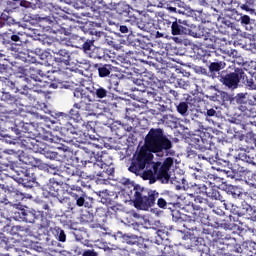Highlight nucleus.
Wrapping results in <instances>:
<instances>
[{"label":"nucleus","instance_id":"nucleus-61","mask_svg":"<svg viewBox=\"0 0 256 256\" xmlns=\"http://www.w3.org/2000/svg\"><path fill=\"white\" fill-rule=\"evenodd\" d=\"M61 255L62 256H79L81 255V248H79V246H74L71 251L62 250Z\"/></svg>","mask_w":256,"mask_h":256},{"label":"nucleus","instance_id":"nucleus-9","mask_svg":"<svg viewBox=\"0 0 256 256\" xmlns=\"http://www.w3.org/2000/svg\"><path fill=\"white\" fill-rule=\"evenodd\" d=\"M139 163L140 162L137 161L136 156V158L132 160L128 171H130V173H134V175H141V171L146 169L142 173V179H144V181H149L151 185H153V183H157V181H161L159 178V162H153V160H150L142 167L139 166Z\"/></svg>","mask_w":256,"mask_h":256},{"label":"nucleus","instance_id":"nucleus-34","mask_svg":"<svg viewBox=\"0 0 256 256\" xmlns=\"http://www.w3.org/2000/svg\"><path fill=\"white\" fill-rule=\"evenodd\" d=\"M194 201L196 204H192L193 208L197 209V207H201L202 209H205L206 211H207L208 207L210 209L215 208V204H213V202L209 201L207 198L197 196Z\"/></svg>","mask_w":256,"mask_h":256},{"label":"nucleus","instance_id":"nucleus-40","mask_svg":"<svg viewBox=\"0 0 256 256\" xmlns=\"http://www.w3.org/2000/svg\"><path fill=\"white\" fill-rule=\"evenodd\" d=\"M237 7L246 13H252L255 11L256 0H245V3L238 2Z\"/></svg>","mask_w":256,"mask_h":256},{"label":"nucleus","instance_id":"nucleus-8","mask_svg":"<svg viewBox=\"0 0 256 256\" xmlns=\"http://www.w3.org/2000/svg\"><path fill=\"white\" fill-rule=\"evenodd\" d=\"M21 105V100L19 97L7 92L2 91L0 95V119L6 123H13L15 117L19 115V109L17 106Z\"/></svg>","mask_w":256,"mask_h":256},{"label":"nucleus","instance_id":"nucleus-12","mask_svg":"<svg viewBox=\"0 0 256 256\" xmlns=\"http://www.w3.org/2000/svg\"><path fill=\"white\" fill-rule=\"evenodd\" d=\"M29 116L30 122L14 120V125L17 131H20L21 133H28V135H31V133L35 131V126L41 123L39 121H45V123H49V121H51L48 117L35 112H30Z\"/></svg>","mask_w":256,"mask_h":256},{"label":"nucleus","instance_id":"nucleus-50","mask_svg":"<svg viewBox=\"0 0 256 256\" xmlns=\"http://www.w3.org/2000/svg\"><path fill=\"white\" fill-rule=\"evenodd\" d=\"M237 21H239L242 27H244L246 31H248L251 25L253 24V22L255 21V19H251L249 15L244 14V15H240Z\"/></svg>","mask_w":256,"mask_h":256},{"label":"nucleus","instance_id":"nucleus-51","mask_svg":"<svg viewBox=\"0 0 256 256\" xmlns=\"http://www.w3.org/2000/svg\"><path fill=\"white\" fill-rule=\"evenodd\" d=\"M39 59L42 60L43 65H51V61H53V56L51 53L47 51H43L41 49L38 50Z\"/></svg>","mask_w":256,"mask_h":256},{"label":"nucleus","instance_id":"nucleus-18","mask_svg":"<svg viewBox=\"0 0 256 256\" xmlns=\"http://www.w3.org/2000/svg\"><path fill=\"white\" fill-rule=\"evenodd\" d=\"M171 167H173L172 157L166 158L162 164L159 162L158 179H160V182L169 183V179H171V175L169 174Z\"/></svg>","mask_w":256,"mask_h":256},{"label":"nucleus","instance_id":"nucleus-64","mask_svg":"<svg viewBox=\"0 0 256 256\" xmlns=\"http://www.w3.org/2000/svg\"><path fill=\"white\" fill-rule=\"evenodd\" d=\"M244 139L246 143H249L250 145H256V134L253 132H248L244 136Z\"/></svg>","mask_w":256,"mask_h":256},{"label":"nucleus","instance_id":"nucleus-23","mask_svg":"<svg viewBox=\"0 0 256 256\" xmlns=\"http://www.w3.org/2000/svg\"><path fill=\"white\" fill-rule=\"evenodd\" d=\"M225 67H227V63H225V61L215 60L214 62H210L208 65V76L212 79H220L221 71H223Z\"/></svg>","mask_w":256,"mask_h":256},{"label":"nucleus","instance_id":"nucleus-27","mask_svg":"<svg viewBox=\"0 0 256 256\" xmlns=\"http://www.w3.org/2000/svg\"><path fill=\"white\" fill-rule=\"evenodd\" d=\"M39 211L22 208L18 211V217L25 223H37Z\"/></svg>","mask_w":256,"mask_h":256},{"label":"nucleus","instance_id":"nucleus-43","mask_svg":"<svg viewBox=\"0 0 256 256\" xmlns=\"http://www.w3.org/2000/svg\"><path fill=\"white\" fill-rule=\"evenodd\" d=\"M191 143L194 149H197V151H205L207 148L203 142V137L201 136H193L191 138Z\"/></svg>","mask_w":256,"mask_h":256},{"label":"nucleus","instance_id":"nucleus-38","mask_svg":"<svg viewBox=\"0 0 256 256\" xmlns=\"http://www.w3.org/2000/svg\"><path fill=\"white\" fill-rule=\"evenodd\" d=\"M239 110L241 111L243 117H247V119H255L256 110L251 105H240Z\"/></svg>","mask_w":256,"mask_h":256},{"label":"nucleus","instance_id":"nucleus-44","mask_svg":"<svg viewBox=\"0 0 256 256\" xmlns=\"http://www.w3.org/2000/svg\"><path fill=\"white\" fill-rule=\"evenodd\" d=\"M242 161L256 167V150L251 149L242 156Z\"/></svg>","mask_w":256,"mask_h":256},{"label":"nucleus","instance_id":"nucleus-15","mask_svg":"<svg viewBox=\"0 0 256 256\" xmlns=\"http://www.w3.org/2000/svg\"><path fill=\"white\" fill-rule=\"evenodd\" d=\"M96 157L97 153L87 147H82L75 152V159L77 163H81L85 169L92 161H95Z\"/></svg>","mask_w":256,"mask_h":256},{"label":"nucleus","instance_id":"nucleus-1","mask_svg":"<svg viewBox=\"0 0 256 256\" xmlns=\"http://www.w3.org/2000/svg\"><path fill=\"white\" fill-rule=\"evenodd\" d=\"M173 148V142L165 135L162 128H151L144 138V146L137 154L139 167H144L145 163L153 161V153L161 156Z\"/></svg>","mask_w":256,"mask_h":256},{"label":"nucleus","instance_id":"nucleus-46","mask_svg":"<svg viewBox=\"0 0 256 256\" xmlns=\"http://www.w3.org/2000/svg\"><path fill=\"white\" fill-rule=\"evenodd\" d=\"M85 39H87V37H81L79 35L73 34L70 37L71 46L75 47L76 49H82L83 43H85Z\"/></svg>","mask_w":256,"mask_h":256},{"label":"nucleus","instance_id":"nucleus-36","mask_svg":"<svg viewBox=\"0 0 256 256\" xmlns=\"http://www.w3.org/2000/svg\"><path fill=\"white\" fill-rule=\"evenodd\" d=\"M95 69L98 70L99 77H109L111 71H113V65L111 64H95Z\"/></svg>","mask_w":256,"mask_h":256},{"label":"nucleus","instance_id":"nucleus-7","mask_svg":"<svg viewBox=\"0 0 256 256\" xmlns=\"http://www.w3.org/2000/svg\"><path fill=\"white\" fill-rule=\"evenodd\" d=\"M86 169L90 173V177H100L102 181H109L115 175L113 160L108 153L103 151L97 152L95 161L90 162Z\"/></svg>","mask_w":256,"mask_h":256},{"label":"nucleus","instance_id":"nucleus-25","mask_svg":"<svg viewBox=\"0 0 256 256\" xmlns=\"http://www.w3.org/2000/svg\"><path fill=\"white\" fill-rule=\"evenodd\" d=\"M131 131H133V127L121 124L119 122H115L111 126L112 135H114L116 139H123V137H125V135Z\"/></svg>","mask_w":256,"mask_h":256},{"label":"nucleus","instance_id":"nucleus-47","mask_svg":"<svg viewBox=\"0 0 256 256\" xmlns=\"http://www.w3.org/2000/svg\"><path fill=\"white\" fill-rule=\"evenodd\" d=\"M35 223H37V225H39L41 229H47L49 225H51V221H49L47 217L43 216V212L41 211H38Z\"/></svg>","mask_w":256,"mask_h":256},{"label":"nucleus","instance_id":"nucleus-26","mask_svg":"<svg viewBox=\"0 0 256 256\" xmlns=\"http://www.w3.org/2000/svg\"><path fill=\"white\" fill-rule=\"evenodd\" d=\"M52 53L56 55L54 60L56 63H64V65H71V52L65 49H51Z\"/></svg>","mask_w":256,"mask_h":256},{"label":"nucleus","instance_id":"nucleus-20","mask_svg":"<svg viewBox=\"0 0 256 256\" xmlns=\"http://www.w3.org/2000/svg\"><path fill=\"white\" fill-rule=\"evenodd\" d=\"M200 193L206 195L210 199H214L215 201H221V203H227V200L219 193V187L217 186H206L200 185L199 186Z\"/></svg>","mask_w":256,"mask_h":256},{"label":"nucleus","instance_id":"nucleus-16","mask_svg":"<svg viewBox=\"0 0 256 256\" xmlns=\"http://www.w3.org/2000/svg\"><path fill=\"white\" fill-rule=\"evenodd\" d=\"M125 241L127 245H137L140 249H144L145 253H151L155 249L153 242L149 239L141 240L137 235L125 236Z\"/></svg>","mask_w":256,"mask_h":256},{"label":"nucleus","instance_id":"nucleus-32","mask_svg":"<svg viewBox=\"0 0 256 256\" xmlns=\"http://www.w3.org/2000/svg\"><path fill=\"white\" fill-rule=\"evenodd\" d=\"M21 144L24 149H29L37 153L39 151V145L37 144V140L31 136H26L21 139Z\"/></svg>","mask_w":256,"mask_h":256},{"label":"nucleus","instance_id":"nucleus-39","mask_svg":"<svg viewBox=\"0 0 256 256\" xmlns=\"http://www.w3.org/2000/svg\"><path fill=\"white\" fill-rule=\"evenodd\" d=\"M189 101H191V96H187L186 101L180 102L176 106L177 112L179 115H182V117H187V115H189Z\"/></svg>","mask_w":256,"mask_h":256},{"label":"nucleus","instance_id":"nucleus-56","mask_svg":"<svg viewBox=\"0 0 256 256\" xmlns=\"http://www.w3.org/2000/svg\"><path fill=\"white\" fill-rule=\"evenodd\" d=\"M7 43H11L12 45H18L21 46L23 43H25L23 39V34H11L10 35V40Z\"/></svg>","mask_w":256,"mask_h":256},{"label":"nucleus","instance_id":"nucleus-22","mask_svg":"<svg viewBox=\"0 0 256 256\" xmlns=\"http://www.w3.org/2000/svg\"><path fill=\"white\" fill-rule=\"evenodd\" d=\"M106 252L108 256H145L146 253L145 250L139 251L136 249H131L130 251H127L126 249L121 248H107Z\"/></svg>","mask_w":256,"mask_h":256},{"label":"nucleus","instance_id":"nucleus-30","mask_svg":"<svg viewBox=\"0 0 256 256\" xmlns=\"http://www.w3.org/2000/svg\"><path fill=\"white\" fill-rule=\"evenodd\" d=\"M217 148L210 147L206 148L205 150H202L198 154V159H203L204 161H208V163H215V160L217 159Z\"/></svg>","mask_w":256,"mask_h":256},{"label":"nucleus","instance_id":"nucleus-60","mask_svg":"<svg viewBox=\"0 0 256 256\" xmlns=\"http://www.w3.org/2000/svg\"><path fill=\"white\" fill-rule=\"evenodd\" d=\"M226 17H229V19H233L234 21H238L239 17L241 16L237 9L235 8H228L225 10Z\"/></svg>","mask_w":256,"mask_h":256},{"label":"nucleus","instance_id":"nucleus-28","mask_svg":"<svg viewBox=\"0 0 256 256\" xmlns=\"http://www.w3.org/2000/svg\"><path fill=\"white\" fill-rule=\"evenodd\" d=\"M8 192L10 193L9 199L14 203V205H17L23 201V199H33V196L31 194L20 192L19 190L12 188L8 189Z\"/></svg>","mask_w":256,"mask_h":256},{"label":"nucleus","instance_id":"nucleus-3","mask_svg":"<svg viewBox=\"0 0 256 256\" xmlns=\"http://www.w3.org/2000/svg\"><path fill=\"white\" fill-rule=\"evenodd\" d=\"M120 183L124 185V191L133 200L136 209L149 211L151 207H155L157 199H159V192L157 190L142 187L129 178H122Z\"/></svg>","mask_w":256,"mask_h":256},{"label":"nucleus","instance_id":"nucleus-21","mask_svg":"<svg viewBox=\"0 0 256 256\" xmlns=\"http://www.w3.org/2000/svg\"><path fill=\"white\" fill-rule=\"evenodd\" d=\"M187 27H189V22L187 20H183V19H178L176 17H174V21L172 22V28L171 30V34L173 36H177V35H189V31H191V29H187Z\"/></svg>","mask_w":256,"mask_h":256},{"label":"nucleus","instance_id":"nucleus-42","mask_svg":"<svg viewBox=\"0 0 256 256\" xmlns=\"http://www.w3.org/2000/svg\"><path fill=\"white\" fill-rule=\"evenodd\" d=\"M29 165H32V167H35V169H39V171H47L49 169V164L42 162L39 159H35L33 157L29 158Z\"/></svg>","mask_w":256,"mask_h":256},{"label":"nucleus","instance_id":"nucleus-31","mask_svg":"<svg viewBox=\"0 0 256 256\" xmlns=\"http://www.w3.org/2000/svg\"><path fill=\"white\" fill-rule=\"evenodd\" d=\"M192 215L196 217L200 225H205L209 221V213L202 207L193 208Z\"/></svg>","mask_w":256,"mask_h":256},{"label":"nucleus","instance_id":"nucleus-59","mask_svg":"<svg viewBox=\"0 0 256 256\" xmlns=\"http://www.w3.org/2000/svg\"><path fill=\"white\" fill-rule=\"evenodd\" d=\"M228 194L232 195L233 199H239V197H243V192H241V189L237 186H229Z\"/></svg>","mask_w":256,"mask_h":256},{"label":"nucleus","instance_id":"nucleus-10","mask_svg":"<svg viewBox=\"0 0 256 256\" xmlns=\"http://www.w3.org/2000/svg\"><path fill=\"white\" fill-rule=\"evenodd\" d=\"M220 83L230 89V91H235L239 89V84L242 82L245 85V70L243 68L234 67V71L222 70L221 76L218 78Z\"/></svg>","mask_w":256,"mask_h":256},{"label":"nucleus","instance_id":"nucleus-5","mask_svg":"<svg viewBox=\"0 0 256 256\" xmlns=\"http://www.w3.org/2000/svg\"><path fill=\"white\" fill-rule=\"evenodd\" d=\"M0 81L3 87H6L9 91L25 95L32 105H39L43 101V97H45L43 90H35L27 86L31 83V79L27 78V76H20L14 81L5 76H0Z\"/></svg>","mask_w":256,"mask_h":256},{"label":"nucleus","instance_id":"nucleus-6","mask_svg":"<svg viewBox=\"0 0 256 256\" xmlns=\"http://www.w3.org/2000/svg\"><path fill=\"white\" fill-rule=\"evenodd\" d=\"M33 170H25L24 177L19 179V183L25 187V189H33L35 187V183L37 185L45 186L46 183V191L52 197H57L61 203H66L69 198H61V194L59 193L62 189L61 182H58L55 178H50L47 182V177H38L35 176Z\"/></svg>","mask_w":256,"mask_h":256},{"label":"nucleus","instance_id":"nucleus-63","mask_svg":"<svg viewBox=\"0 0 256 256\" xmlns=\"http://www.w3.org/2000/svg\"><path fill=\"white\" fill-rule=\"evenodd\" d=\"M54 231L56 232V237L58 241L61 243H65L67 241V235L65 234V231L59 227L54 228Z\"/></svg>","mask_w":256,"mask_h":256},{"label":"nucleus","instance_id":"nucleus-53","mask_svg":"<svg viewBox=\"0 0 256 256\" xmlns=\"http://www.w3.org/2000/svg\"><path fill=\"white\" fill-rule=\"evenodd\" d=\"M244 85L248 87V89H256V74L247 76L244 73Z\"/></svg>","mask_w":256,"mask_h":256},{"label":"nucleus","instance_id":"nucleus-19","mask_svg":"<svg viewBox=\"0 0 256 256\" xmlns=\"http://www.w3.org/2000/svg\"><path fill=\"white\" fill-rule=\"evenodd\" d=\"M136 26L140 31H145L146 33H155V19L151 18L149 15H144L141 18H135Z\"/></svg>","mask_w":256,"mask_h":256},{"label":"nucleus","instance_id":"nucleus-35","mask_svg":"<svg viewBox=\"0 0 256 256\" xmlns=\"http://www.w3.org/2000/svg\"><path fill=\"white\" fill-rule=\"evenodd\" d=\"M98 197L100 199V203L106 205V207H108V205H113L115 199H117V195H111L107 190L99 192Z\"/></svg>","mask_w":256,"mask_h":256},{"label":"nucleus","instance_id":"nucleus-13","mask_svg":"<svg viewBox=\"0 0 256 256\" xmlns=\"http://www.w3.org/2000/svg\"><path fill=\"white\" fill-rule=\"evenodd\" d=\"M189 35L190 37H194L195 39L204 40V44L211 49H213V47H215V44L217 43V37L201 26L191 27L189 30Z\"/></svg>","mask_w":256,"mask_h":256},{"label":"nucleus","instance_id":"nucleus-57","mask_svg":"<svg viewBox=\"0 0 256 256\" xmlns=\"http://www.w3.org/2000/svg\"><path fill=\"white\" fill-rule=\"evenodd\" d=\"M88 57H91V59H103L105 57V50L96 46Z\"/></svg>","mask_w":256,"mask_h":256},{"label":"nucleus","instance_id":"nucleus-14","mask_svg":"<svg viewBox=\"0 0 256 256\" xmlns=\"http://www.w3.org/2000/svg\"><path fill=\"white\" fill-rule=\"evenodd\" d=\"M69 195L76 201L77 207H85L86 209L93 207V197L88 196L81 187L72 188Z\"/></svg>","mask_w":256,"mask_h":256},{"label":"nucleus","instance_id":"nucleus-17","mask_svg":"<svg viewBox=\"0 0 256 256\" xmlns=\"http://www.w3.org/2000/svg\"><path fill=\"white\" fill-rule=\"evenodd\" d=\"M224 208L226 211H230L232 215H237V217H245L251 211V205L247 202H242L241 205H235L231 202H224Z\"/></svg>","mask_w":256,"mask_h":256},{"label":"nucleus","instance_id":"nucleus-54","mask_svg":"<svg viewBox=\"0 0 256 256\" xmlns=\"http://www.w3.org/2000/svg\"><path fill=\"white\" fill-rule=\"evenodd\" d=\"M147 101H150L153 103V101H161V96L159 95V92L153 88H150V90H146L145 92Z\"/></svg>","mask_w":256,"mask_h":256},{"label":"nucleus","instance_id":"nucleus-62","mask_svg":"<svg viewBox=\"0 0 256 256\" xmlns=\"http://www.w3.org/2000/svg\"><path fill=\"white\" fill-rule=\"evenodd\" d=\"M247 93H238L234 98L233 101H236L238 105H247Z\"/></svg>","mask_w":256,"mask_h":256},{"label":"nucleus","instance_id":"nucleus-52","mask_svg":"<svg viewBox=\"0 0 256 256\" xmlns=\"http://www.w3.org/2000/svg\"><path fill=\"white\" fill-rule=\"evenodd\" d=\"M156 205L159 209H167L169 205H172L169 195L158 196Z\"/></svg>","mask_w":256,"mask_h":256},{"label":"nucleus","instance_id":"nucleus-48","mask_svg":"<svg viewBox=\"0 0 256 256\" xmlns=\"http://www.w3.org/2000/svg\"><path fill=\"white\" fill-rule=\"evenodd\" d=\"M45 74L43 73L42 70L30 67L28 71V77L32 79L33 81H38L41 82V77H43Z\"/></svg>","mask_w":256,"mask_h":256},{"label":"nucleus","instance_id":"nucleus-33","mask_svg":"<svg viewBox=\"0 0 256 256\" xmlns=\"http://www.w3.org/2000/svg\"><path fill=\"white\" fill-rule=\"evenodd\" d=\"M90 93L96 97V99H105V97H111V92L100 85L93 86Z\"/></svg>","mask_w":256,"mask_h":256},{"label":"nucleus","instance_id":"nucleus-2","mask_svg":"<svg viewBox=\"0 0 256 256\" xmlns=\"http://www.w3.org/2000/svg\"><path fill=\"white\" fill-rule=\"evenodd\" d=\"M255 249L256 243L254 241L247 240L241 245L237 242V239L229 235H221L212 242L209 251L213 256H233V253L253 256Z\"/></svg>","mask_w":256,"mask_h":256},{"label":"nucleus","instance_id":"nucleus-58","mask_svg":"<svg viewBox=\"0 0 256 256\" xmlns=\"http://www.w3.org/2000/svg\"><path fill=\"white\" fill-rule=\"evenodd\" d=\"M69 119H73L76 123H79V121L82 120L81 118V111L73 106L72 109L69 111Z\"/></svg>","mask_w":256,"mask_h":256},{"label":"nucleus","instance_id":"nucleus-37","mask_svg":"<svg viewBox=\"0 0 256 256\" xmlns=\"http://www.w3.org/2000/svg\"><path fill=\"white\" fill-rule=\"evenodd\" d=\"M95 37L86 38L84 40V43L82 45V48L80 49L85 53L86 55L90 56L92 51L95 49Z\"/></svg>","mask_w":256,"mask_h":256},{"label":"nucleus","instance_id":"nucleus-4","mask_svg":"<svg viewBox=\"0 0 256 256\" xmlns=\"http://www.w3.org/2000/svg\"><path fill=\"white\" fill-rule=\"evenodd\" d=\"M42 109L44 113L53 117L54 120L50 121V123H58V125H60L59 127L66 143H87L89 133L81 129L79 125L71 124L69 122V114L64 112H53L49 110V107H47L45 103H43Z\"/></svg>","mask_w":256,"mask_h":256},{"label":"nucleus","instance_id":"nucleus-45","mask_svg":"<svg viewBox=\"0 0 256 256\" xmlns=\"http://www.w3.org/2000/svg\"><path fill=\"white\" fill-rule=\"evenodd\" d=\"M206 121H209V123L213 125H217V120L219 119V114L217 113V110L214 108L207 109L205 112Z\"/></svg>","mask_w":256,"mask_h":256},{"label":"nucleus","instance_id":"nucleus-29","mask_svg":"<svg viewBox=\"0 0 256 256\" xmlns=\"http://www.w3.org/2000/svg\"><path fill=\"white\" fill-rule=\"evenodd\" d=\"M184 224L183 226L188 230V231H197L199 227H201V223L196 217L193 215V213L184 216Z\"/></svg>","mask_w":256,"mask_h":256},{"label":"nucleus","instance_id":"nucleus-55","mask_svg":"<svg viewBox=\"0 0 256 256\" xmlns=\"http://www.w3.org/2000/svg\"><path fill=\"white\" fill-rule=\"evenodd\" d=\"M37 153H40L41 155H44L46 159H51V160L57 159L59 155L57 152L50 151L49 149H47V147L38 148Z\"/></svg>","mask_w":256,"mask_h":256},{"label":"nucleus","instance_id":"nucleus-49","mask_svg":"<svg viewBox=\"0 0 256 256\" xmlns=\"http://www.w3.org/2000/svg\"><path fill=\"white\" fill-rule=\"evenodd\" d=\"M132 81H133V84L137 86L134 88L136 91H140L141 93H147V90L149 89L146 86L147 81L141 78H133V77H132Z\"/></svg>","mask_w":256,"mask_h":256},{"label":"nucleus","instance_id":"nucleus-24","mask_svg":"<svg viewBox=\"0 0 256 256\" xmlns=\"http://www.w3.org/2000/svg\"><path fill=\"white\" fill-rule=\"evenodd\" d=\"M173 21H175V17L163 15L160 19L154 20L155 31H157V29L160 31H169L173 26Z\"/></svg>","mask_w":256,"mask_h":256},{"label":"nucleus","instance_id":"nucleus-11","mask_svg":"<svg viewBox=\"0 0 256 256\" xmlns=\"http://www.w3.org/2000/svg\"><path fill=\"white\" fill-rule=\"evenodd\" d=\"M74 95V109H78L84 117H91L95 115L93 112V104L91 95L81 88H76L73 92Z\"/></svg>","mask_w":256,"mask_h":256},{"label":"nucleus","instance_id":"nucleus-41","mask_svg":"<svg viewBox=\"0 0 256 256\" xmlns=\"http://www.w3.org/2000/svg\"><path fill=\"white\" fill-rule=\"evenodd\" d=\"M114 9L118 15H124V17H127L131 13V6L126 2L117 3Z\"/></svg>","mask_w":256,"mask_h":256}]
</instances>
